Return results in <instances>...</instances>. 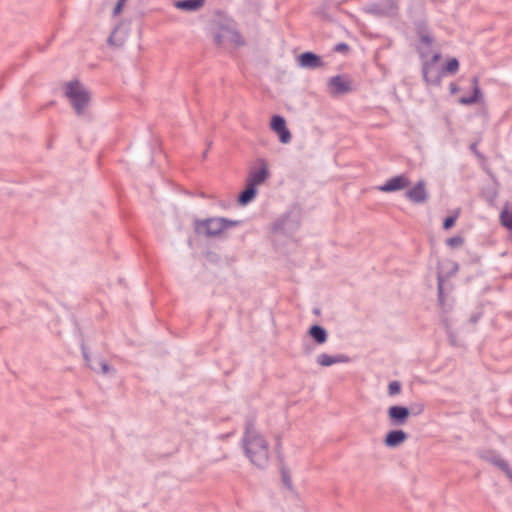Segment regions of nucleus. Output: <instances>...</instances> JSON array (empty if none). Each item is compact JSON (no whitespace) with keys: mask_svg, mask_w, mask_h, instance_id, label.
<instances>
[{"mask_svg":"<svg viewBox=\"0 0 512 512\" xmlns=\"http://www.w3.org/2000/svg\"><path fill=\"white\" fill-rule=\"evenodd\" d=\"M501 224L508 230H512V212H509L506 208L500 213Z\"/></svg>","mask_w":512,"mask_h":512,"instance_id":"obj_18","label":"nucleus"},{"mask_svg":"<svg viewBox=\"0 0 512 512\" xmlns=\"http://www.w3.org/2000/svg\"><path fill=\"white\" fill-rule=\"evenodd\" d=\"M256 193H257V187L246 183L245 189L240 193V195L238 197V202L241 205H246L255 198Z\"/></svg>","mask_w":512,"mask_h":512,"instance_id":"obj_17","label":"nucleus"},{"mask_svg":"<svg viewBox=\"0 0 512 512\" xmlns=\"http://www.w3.org/2000/svg\"><path fill=\"white\" fill-rule=\"evenodd\" d=\"M450 91H451L452 94L456 93L458 91L457 85L454 84V83H451L450 84Z\"/></svg>","mask_w":512,"mask_h":512,"instance_id":"obj_37","label":"nucleus"},{"mask_svg":"<svg viewBox=\"0 0 512 512\" xmlns=\"http://www.w3.org/2000/svg\"><path fill=\"white\" fill-rule=\"evenodd\" d=\"M309 335L317 344H323L327 341V331L320 325H312L309 329Z\"/></svg>","mask_w":512,"mask_h":512,"instance_id":"obj_16","label":"nucleus"},{"mask_svg":"<svg viewBox=\"0 0 512 512\" xmlns=\"http://www.w3.org/2000/svg\"><path fill=\"white\" fill-rule=\"evenodd\" d=\"M459 102L463 105H472L479 102V100L474 95H471L469 97H461Z\"/></svg>","mask_w":512,"mask_h":512,"instance_id":"obj_26","label":"nucleus"},{"mask_svg":"<svg viewBox=\"0 0 512 512\" xmlns=\"http://www.w3.org/2000/svg\"><path fill=\"white\" fill-rule=\"evenodd\" d=\"M206 0H177L174 2V6L183 11H197L201 9Z\"/></svg>","mask_w":512,"mask_h":512,"instance_id":"obj_14","label":"nucleus"},{"mask_svg":"<svg viewBox=\"0 0 512 512\" xmlns=\"http://www.w3.org/2000/svg\"><path fill=\"white\" fill-rule=\"evenodd\" d=\"M471 83H472V88L473 87H479V77L478 76H474L471 79Z\"/></svg>","mask_w":512,"mask_h":512,"instance_id":"obj_36","label":"nucleus"},{"mask_svg":"<svg viewBox=\"0 0 512 512\" xmlns=\"http://www.w3.org/2000/svg\"><path fill=\"white\" fill-rule=\"evenodd\" d=\"M458 215H459V211H457L454 215L448 216L447 218H445L444 222H443V228L445 230L451 229L455 225Z\"/></svg>","mask_w":512,"mask_h":512,"instance_id":"obj_22","label":"nucleus"},{"mask_svg":"<svg viewBox=\"0 0 512 512\" xmlns=\"http://www.w3.org/2000/svg\"><path fill=\"white\" fill-rule=\"evenodd\" d=\"M423 72H424V77L427 78V69L424 68Z\"/></svg>","mask_w":512,"mask_h":512,"instance_id":"obj_42","label":"nucleus"},{"mask_svg":"<svg viewBox=\"0 0 512 512\" xmlns=\"http://www.w3.org/2000/svg\"><path fill=\"white\" fill-rule=\"evenodd\" d=\"M470 149H471V150H472V151H473V152H474L478 157H480V156H481V155H480V153L477 151V148H476V144H475V143L471 144Z\"/></svg>","mask_w":512,"mask_h":512,"instance_id":"obj_38","label":"nucleus"},{"mask_svg":"<svg viewBox=\"0 0 512 512\" xmlns=\"http://www.w3.org/2000/svg\"><path fill=\"white\" fill-rule=\"evenodd\" d=\"M242 446L250 462L259 469L267 467L269 462V444L256 430L254 419L248 418L245 424Z\"/></svg>","mask_w":512,"mask_h":512,"instance_id":"obj_1","label":"nucleus"},{"mask_svg":"<svg viewBox=\"0 0 512 512\" xmlns=\"http://www.w3.org/2000/svg\"><path fill=\"white\" fill-rule=\"evenodd\" d=\"M387 414L391 425L401 426L407 422L410 410L404 406L394 405L389 407Z\"/></svg>","mask_w":512,"mask_h":512,"instance_id":"obj_9","label":"nucleus"},{"mask_svg":"<svg viewBox=\"0 0 512 512\" xmlns=\"http://www.w3.org/2000/svg\"><path fill=\"white\" fill-rule=\"evenodd\" d=\"M271 129L277 133L279 140L282 143H289L291 141V133L286 127V121L282 116L274 115L271 119Z\"/></svg>","mask_w":512,"mask_h":512,"instance_id":"obj_10","label":"nucleus"},{"mask_svg":"<svg viewBox=\"0 0 512 512\" xmlns=\"http://www.w3.org/2000/svg\"><path fill=\"white\" fill-rule=\"evenodd\" d=\"M299 65L307 69H316L324 66L322 58L313 52H304L298 57Z\"/></svg>","mask_w":512,"mask_h":512,"instance_id":"obj_12","label":"nucleus"},{"mask_svg":"<svg viewBox=\"0 0 512 512\" xmlns=\"http://www.w3.org/2000/svg\"><path fill=\"white\" fill-rule=\"evenodd\" d=\"M257 162L259 164V169L251 170L247 178V183L255 187L264 183L269 176L268 163L266 160L259 159Z\"/></svg>","mask_w":512,"mask_h":512,"instance_id":"obj_7","label":"nucleus"},{"mask_svg":"<svg viewBox=\"0 0 512 512\" xmlns=\"http://www.w3.org/2000/svg\"><path fill=\"white\" fill-rule=\"evenodd\" d=\"M65 96L76 115L84 116L91 99L89 91L79 81H70L66 84Z\"/></svg>","mask_w":512,"mask_h":512,"instance_id":"obj_2","label":"nucleus"},{"mask_svg":"<svg viewBox=\"0 0 512 512\" xmlns=\"http://www.w3.org/2000/svg\"><path fill=\"white\" fill-rule=\"evenodd\" d=\"M421 42L423 44H425L426 46H430L433 42V37L431 36V34H425V35H422L419 37Z\"/></svg>","mask_w":512,"mask_h":512,"instance_id":"obj_30","label":"nucleus"},{"mask_svg":"<svg viewBox=\"0 0 512 512\" xmlns=\"http://www.w3.org/2000/svg\"><path fill=\"white\" fill-rule=\"evenodd\" d=\"M459 102L463 105H472L479 102V100L474 95H471L469 97H461Z\"/></svg>","mask_w":512,"mask_h":512,"instance_id":"obj_27","label":"nucleus"},{"mask_svg":"<svg viewBox=\"0 0 512 512\" xmlns=\"http://www.w3.org/2000/svg\"><path fill=\"white\" fill-rule=\"evenodd\" d=\"M410 184V179L405 174H401L390 178L385 184L379 186L378 189L382 192H394L405 189L410 186Z\"/></svg>","mask_w":512,"mask_h":512,"instance_id":"obj_8","label":"nucleus"},{"mask_svg":"<svg viewBox=\"0 0 512 512\" xmlns=\"http://www.w3.org/2000/svg\"><path fill=\"white\" fill-rule=\"evenodd\" d=\"M214 40L216 44L221 47H227L230 45L242 46L245 44L240 33L237 30L227 26H222L219 28L214 37Z\"/></svg>","mask_w":512,"mask_h":512,"instance_id":"obj_4","label":"nucleus"},{"mask_svg":"<svg viewBox=\"0 0 512 512\" xmlns=\"http://www.w3.org/2000/svg\"><path fill=\"white\" fill-rule=\"evenodd\" d=\"M443 70L450 74H455L459 70L458 60L456 58L450 59Z\"/></svg>","mask_w":512,"mask_h":512,"instance_id":"obj_20","label":"nucleus"},{"mask_svg":"<svg viewBox=\"0 0 512 512\" xmlns=\"http://www.w3.org/2000/svg\"><path fill=\"white\" fill-rule=\"evenodd\" d=\"M114 33H115V32H113V33L110 35V37L108 38V43H109V44H112V43H113Z\"/></svg>","mask_w":512,"mask_h":512,"instance_id":"obj_39","label":"nucleus"},{"mask_svg":"<svg viewBox=\"0 0 512 512\" xmlns=\"http://www.w3.org/2000/svg\"><path fill=\"white\" fill-rule=\"evenodd\" d=\"M385 1V7L382 13L384 14H391L395 13L398 10V1L397 0H384Z\"/></svg>","mask_w":512,"mask_h":512,"instance_id":"obj_19","label":"nucleus"},{"mask_svg":"<svg viewBox=\"0 0 512 512\" xmlns=\"http://www.w3.org/2000/svg\"><path fill=\"white\" fill-rule=\"evenodd\" d=\"M479 101L482 98V92L480 90V87H473V94Z\"/></svg>","mask_w":512,"mask_h":512,"instance_id":"obj_33","label":"nucleus"},{"mask_svg":"<svg viewBox=\"0 0 512 512\" xmlns=\"http://www.w3.org/2000/svg\"><path fill=\"white\" fill-rule=\"evenodd\" d=\"M241 221L229 220L223 217H214L204 220H196L194 230L196 234H203L207 237L219 236L223 231L240 225Z\"/></svg>","mask_w":512,"mask_h":512,"instance_id":"obj_3","label":"nucleus"},{"mask_svg":"<svg viewBox=\"0 0 512 512\" xmlns=\"http://www.w3.org/2000/svg\"><path fill=\"white\" fill-rule=\"evenodd\" d=\"M464 243V239L461 236H453L446 240V245L450 248H458Z\"/></svg>","mask_w":512,"mask_h":512,"instance_id":"obj_21","label":"nucleus"},{"mask_svg":"<svg viewBox=\"0 0 512 512\" xmlns=\"http://www.w3.org/2000/svg\"><path fill=\"white\" fill-rule=\"evenodd\" d=\"M125 2H121L120 0H118L114 10H113V15L116 16L118 14L121 13L122 11V8H123V5H124Z\"/></svg>","mask_w":512,"mask_h":512,"instance_id":"obj_32","label":"nucleus"},{"mask_svg":"<svg viewBox=\"0 0 512 512\" xmlns=\"http://www.w3.org/2000/svg\"><path fill=\"white\" fill-rule=\"evenodd\" d=\"M439 57H440V56H439L438 54H436V55H434L433 60H434V61H437V60L439 59Z\"/></svg>","mask_w":512,"mask_h":512,"instance_id":"obj_41","label":"nucleus"},{"mask_svg":"<svg viewBox=\"0 0 512 512\" xmlns=\"http://www.w3.org/2000/svg\"><path fill=\"white\" fill-rule=\"evenodd\" d=\"M349 358L345 355H336V356H330L328 354H320L317 357V363L321 366L327 367L331 366L336 363H345L348 362Z\"/></svg>","mask_w":512,"mask_h":512,"instance_id":"obj_15","label":"nucleus"},{"mask_svg":"<svg viewBox=\"0 0 512 512\" xmlns=\"http://www.w3.org/2000/svg\"><path fill=\"white\" fill-rule=\"evenodd\" d=\"M348 50H349V46L346 43H338L334 47L335 52L343 53V52H347Z\"/></svg>","mask_w":512,"mask_h":512,"instance_id":"obj_31","label":"nucleus"},{"mask_svg":"<svg viewBox=\"0 0 512 512\" xmlns=\"http://www.w3.org/2000/svg\"><path fill=\"white\" fill-rule=\"evenodd\" d=\"M437 280H438V298H439V302L443 305V303H444V293H443L444 278L440 273L438 274Z\"/></svg>","mask_w":512,"mask_h":512,"instance_id":"obj_23","label":"nucleus"},{"mask_svg":"<svg viewBox=\"0 0 512 512\" xmlns=\"http://www.w3.org/2000/svg\"><path fill=\"white\" fill-rule=\"evenodd\" d=\"M401 391V385L398 381H392L388 385V393L390 395H395L400 393Z\"/></svg>","mask_w":512,"mask_h":512,"instance_id":"obj_25","label":"nucleus"},{"mask_svg":"<svg viewBox=\"0 0 512 512\" xmlns=\"http://www.w3.org/2000/svg\"><path fill=\"white\" fill-rule=\"evenodd\" d=\"M99 366L101 368V372L103 374H108L110 373L111 371H113V368L111 366L108 365V363H106L105 361L101 360L99 361Z\"/></svg>","mask_w":512,"mask_h":512,"instance_id":"obj_29","label":"nucleus"},{"mask_svg":"<svg viewBox=\"0 0 512 512\" xmlns=\"http://www.w3.org/2000/svg\"><path fill=\"white\" fill-rule=\"evenodd\" d=\"M121 2H126V0H120Z\"/></svg>","mask_w":512,"mask_h":512,"instance_id":"obj_43","label":"nucleus"},{"mask_svg":"<svg viewBox=\"0 0 512 512\" xmlns=\"http://www.w3.org/2000/svg\"><path fill=\"white\" fill-rule=\"evenodd\" d=\"M416 31H417V35L419 37L430 33L428 26H427L426 22H424V21H420L416 24Z\"/></svg>","mask_w":512,"mask_h":512,"instance_id":"obj_24","label":"nucleus"},{"mask_svg":"<svg viewBox=\"0 0 512 512\" xmlns=\"http://www.w3.org/2000/svg\"><path fill=\"white\" fill-rule=\"evenodd\" d=\"M282 480H283V483H284V485L286 487H288L289 489L292 488L291 477H290L289 473L285 469H282Z\"/></svg>","mask_w":512,"mask_h":512,"instance_id":"obj_28","label":"nucleus"},{"mask_svg":"<svg viewBox=\"0 0 512 512\" xmlns=\"http://www.w3.org/2000/svg\"><path fill=\"white\" fill-rule=\"evenodd\" d=\"M82 350H83V357H84V359L86 360L87 363H89L90 362V357H89L88 353L86 352L84 347L82 348ZM88 365L91 367V369L95 370V368L93 366H91L90 364H88Z\"/></svg>","mask_w":512,"mask_h":512,"instance_id":"obj_35","label":"nucleus"},{"mask_svg":"<svg viewBox=\"0 0 512 512\" xmlns=\"http://www.w3.org/2000/svg\"><path fill=\"white\" fill-rule=\"evenodd\" d=\"M412 410L415 414H420L424 410V406L422 404H418L414 407H412Z\"/></svg>","mask_w":512,"mask_h":512,"instance_id":"obj_34","label":"nucleus"},{"mask_svg":"<svg viewBox=\"0 0 512 512\" xmlns=\"http://www.w3.org/2000/svg\"><path fill=\"white\" fill-rule=\"evenodd\" d=\"M405 195L411 202L415 204L424 203L428 198L425 182L419 181L415 186L409 189Z\"/></svg>","mask_w":512,"mask_h":512,"instance_id":"obj_11","label":"nucleus"},{"mask_svg":"<svg viewBox=\"0 0 512 512\" xmlns=\"http://www.w3.org/2000/svg\"><path fill=\"white\" fill-rule=\"evenodd\" d=\"M407 438L408 435L403 430H391L386 434L384 444L387 447L395 448L404 443Z\"/></svg>","mask_w":512,"mask_h":512,"instance_id":"obj_13","label":"nucleus"},{"mask_svg":"<svg viewBox=\"0 0 512 512\" xmlns=\"http://www.w3.org/2000/svg\"><path fill=\"white\" fill-rule=\"evenodd\" d=\"M479 457L482 460L489 462L490 464L496 466L506 476L512 470V468L509 466L507 461L502 459L495 450H492V449L482 450L479 452Z\"/></svg>","mask_w":512,"mask_h":512,"instance_id":"obj_6","label":"nucleus"},{"mask_svg":"<svg viewBox=\"0 0 512 512\" xmlns=\"http://www.w3.org/2000/svg\"><path fill=\"white\" fill-rule=\"evenodd\" d=\"M507 478L512 482V470L508 473Z\"/></svg>","mask_w":512,"mask_h":512,"instance_id":"obj_40","label":"nucleus"},{"mask_svg":"<svg viewBox=\"0 0 512 512\" xmlns=\"http://www.w3.org/2000/svg\"><path fill=\"white\" fill-rule=\"evenodd\" d=\"M352 82L346 76H333L328 81L329 93L332 96L344 95L352 91Z\"/></svg>","mask_w":512,"mask_h":512,"instance_id":"obj_5","label":"nucleus"}]
</instances>
